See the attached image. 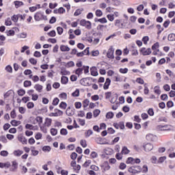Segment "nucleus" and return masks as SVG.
Segmentation results:
<instances>
[{"mask_svg":"<svg viewBox=\"0 0 175 175\" xmlns=\"http://www.w3.org/2000/svg\"><path fill=\"white\" fill-rule=\"evenodd\" d=\"M29 122H30V124H32L33 125H36V124L40 125V124L43 123V118L40 116H37L36 118L33 116H31L29 118Z\"/></svg>","mask_w":175,"mask_h":175,"instance_id":"obj_1","label":"nucleus"},{"mask_svg":"<svg viewBox=\"0 0 175 175\" xmlns=\"http://www.w3.org/2000/svg\"><path fill=\"white\" fill-rule=\"evenodd\" d=\"M34 20L35 21H47V16L44 15V14L42 12H38L34 14Z\"/></svg>","mask_w":175,"mask_h":175,"instance_id":"obj_2","label":"nucleus"},{"mask_svg":"<svg viewBox=\"0 0 175 175\" xmlns=\"http://www.w3.org/2000/svg\"><path fill=\"white\" fill-rule=\"evenodd\" d=\"M79 25L81 27H85L86 29H91L92 24L91 23V21H87L85 19H81L79 22Z\"/></svg>","mask_w":175,"mask_h":175,"instance_id":"obj_3","label":"nucleus"},{"mask_svg":"<svg viewBox=\"0 0 175 175\" xmlns=\"http://www.w3.org/2000/svg\"><path fill=\"white\" fill-rule=\"evenodd\" d=\"M107 57L109 59H114V48H113V46H111L108 49Z\"/></svg>","mask_w":175,"mask_h":175,"instance_id":"obj_4","label":"nucleus"},{"mask_svg":"<svg viewBox=\"0 0 175 175\" xmlns=\"http://www.w3.org/2000/svg\"><path fill=\"white\" fill-rule=\"evenodd\" d=\"M115 27H117L118 28L122 29L125 28V23L121 22V19H116L114 22Z\"/></svg>","mask_w":175,"mask_h":175,"instance_id":"obj_5","label":"nucleus"},{"mask_svg":"<svg viewBox=\"0 0 175 175\" xmlns=\"http://www.w3.org/2000/svg\"><path fill=\"white\" fill-rule=\"evenodd\" d=\"M139 51H140L141 54H142V55H150V54H151V53H152L151 49H150V48H148V49L142 48L139 50Z\"/></svg>","mask_w":175,"mask_h":175,"instance_id":"obj_6","label":"nucleus"},{"mask_svg":"<svg viewBox=\"0 0 175 175\" xmlns=\"http://www.w3.org/2000/svg\"><path fill=\"white\" fill-rule=\"evenodd\" d=\"M80 84L84 85L85 87H88L90 85V78H83L80 81Z\"/></svg>","mask_w":175,"mask_h":175,"instance_id":"obj_7","label":"nucleus"},{"mask_svg":"<svg viewBox=\"0 0 175 175\" xmlns=\"http://www.w3.org/2000/svg\"><path fill=\"white\" fill-rule=\"evenodd\" d=\"M144 148L146 152H148L154 148V146L150 143H148L144 145Z\"/></svg>","mask_w":175,"mask_h":175,"instance_id":"obj_8","label":"nucleus"},{"mask_svg":"<svg viewBox=\"0 0 175 175\" xmlns=\"http://www.w3.org/2000/svg\"><path fill=\"white\" fill-rule=\"evenodd\" d=\"M66 114L68 116H75V108L68 107L66 110Z\"/></svg>","mask_w":175,"mask_h":175,"instance_id":"obj_9","label":"nucleus"},{"mask_svg":"<svg viewBox=\"0 0 175 175\" xmlns=\"http://www.w3.org/2000/svg\"><path fill=\"white\" fill-rule=\"evenodd\" d=\"M169 125L166 124V125H158L157 126V129L158 131H171V129L169 128Z\"/></svg>","mask_w":175,"mask_h":175,"instance_id":"obj_10","label":"nucleus"},{"mask_svg":"<svg viewBox=\"0 0 175 175\" xmlns=\"http://www.w3.org/2000/svg\"><path fill=\"white\" fill-rule=\"evenodd\" d=\"M14 96V92L13 90H8L5 94H4V98L8 99V98H13Z\"/></svg>","mask_w":175,"mask_h":175,"instance_id":"obj_11","label":"nucleus"},{"mask_svg":"<svg viewBox=\"0 0 175 175\" xmlns=\"http://www.w3.org/2000/svg\"><path fill=\"white\" fill-rule=\"evenodd\" d=\"M113 126L116 129H119V128H120V129H124L125 128V125L124 124V122H120L119 123H113Z\"/></svg>","mask_w":175,"mask_h":175,"instance_id":"obj_12","label":"nucleus"},{"mask_svg":"<svg viewBox=\"0 0 175 175\" xmlns=\"http://www.w3.org/2000/svg\"><path fill=\"white\" fill-rule=\"evenodd\" d=\"M18 142L22 143V144H27V143H28V140H27V138L25 137H24L23 135L18 136Z\"/></svg>","mask_w":175,"mask_h":175,"instance_id":"obj_13","label":"nucleus"},{"mask_svg":"<svg viewBox=\"0 0 175 175\" xmlns=\"http://www.w3.org/2000/svg\"><path fill=\"white\" fill-rule=\"evenodd\" d=\"M18 167V163L17 161H12V167L10 168V172H16V169Z\"/></svg>","mask_w":175,"mask_h":175,"instance_id":"obj_14","label":"nucleus"},{"mask_svg":"<svg viewBox=\"0 0 175 175\" xmlns=\"http://www.w3.org/2000/svg\"><path fill=\"white\" fill-rule=\"evenodd\" d=\"M27 36H28V33H27V32H25V31L19 33L17 35V38L18 39H27Z\"/></svg>","mask_w":175,"mask_h":175,"instance_id":"obj_15","label":"nucleus"},{"mask_svg":"<svg viewBox=\"0 0 175 175\" xmlns=\"http://www.w3.org/2000/svg\"><path fill=\"white\" fill-rule=\"evenodd\" d=\"M34 89L36 90V91H37V92H42L43 91V85L37 83L34 85Z\"/></svg>","mask_w":175,"mask_h":175,"instance_id":"obj_16","label":"nucleus"},{"mask_svg":"<svg viewBox=\"0 0 175 175\" xmlns=\"http://www.w3.org/2000/svg\"><path fill=\"white\" fill-rule=\"evenodd\" d=\"M52 122L53 120L51 118H45L44 126L50 128V126H51Z\"/></svg>","mask_w":175,"mask_h":175,"instance_id":"obj_17","label":"nucleus"},{"mask_svg":"<svg viewBox=\"0 0 175 175\" xmlns=\"http://www.w3.org/2000/svg\"><path fill=\"white\" fill-rule=\"evenodd\" d=\"M14 5H15L16 9H18V8H21V6H24V3L21 1H14Z\"/></svg>","mask_w":175,"mask_h":175,"instance_id":"obj_18","label":"nucleus"},{"mask_svg":"<svg viewBox=\"0 0 175 175\" xmlns=\"http://www.w3.org/2000/svg\"><path fill=\"white\" fill-rule=\"evenodd\" d=\"M121 152L123 155H128L131 152V150L126 146H123Z\"/></svg>","mask_w":175,"mask_h":175,"instance_id":"obj_19","label":"nucleus"},{"mask_svg":"<svg viewBox=\"0 0 175 175\" xmlns=\"http://www.w3.org/2000/svg\"><path fill=\"white\" fill-rule=\"evenodd\" d=\"M90 73L92 76H98V70L96 69V67H92L90 68Z\"/></svg>","mask_w":175,"mask_h":175,"instance_id":"obj_20","label":"nucleus"},{"mask_svg":"<svg viewBox=\"0 0 175 175\" xmlns=\"http://www.w3.org/2000/svg\"><path fill=\"white\" fill-rule=\"evenodd\" d=\"M95 23H100V24H106V23H107V19H106V18H98L94 19Z\"/></svg>","mask_w":175,"mask_h":175,"instance_id":"obj_21","label":"nucleus"},{"mask_svg":"<svg viewBox=\"0 0 175 175\" xmlns=\"http://www.w3.org/2000/svg\"><path fill=\"white\" fill-rule=\"evenodd\" d=\"M55 112L54 114H55V117H61V116H62V114H64V112L59 109H55L54 110Z\"/></svg>","mask_w":175,"mask_h":175,"instance_id":"obj_22","label":"nucleus"},{"mask_svg":"<svg viewBox=\"0 0 175 175\" xmlns=\"http://www.w3.org/2000/svg\"><path fill=\"white\" fill-rule=\"evenodd\" d=\"M0 167L1 169H8V167H10V163L7 162V163H0Z\"/></svg>","mask_w":175,"mask_h":175,"instance_id":"obj_23","label":"nucleus"},{"mask_svg":"<svg viewBox=\"0 0 175 175\" xmlns=\"http://www.w3.org/2000/svg\"><path fill=\"white\" fill-rule=\"evenodd\" d=\"M126 163L127 165H135V159L133 157L127 158V159L126 161Z\"/></svg>","mask_w":175,"mask_h":175,"instance_id":"obj_24","label":"nucleus"},{"mask_svg":"<svg viewBox=\"0 0 175 175\" xmlns=\"http://www.w3.org/2000/svg\"><path fill=\"white\" fill-rule=\"evenodd\" d=\"M40 129L41 131V132H42V133H47V126L44 125H42V124H38Z\"/></svg>","mask_w":175,"mask_h":175,"instance_id":"obj_25","label":"nucleus"},{"mask_svg":"<svg viewBox=\"0 0 175 175\" xmlns=\"http://www.w3.org/2000/svg\"><path fill=\"white\" fill-rule=\"evenodd\" d=\"M111 83V81L110 79L107 78L105 81V83L104 84V90H109V85H110V83Z\"/></svg>","mask_w":175,"mask_h":175,"instance_id":"obj_26","label":"nucleus"},{"mask_svg":"<svg viewBox=\"0 0 175 175\" xmlns=\"http://www.w3.org/2000/svg\"><path fill=\"white\" fill-rule=\"evenodd\" d=\"M13 154L15 157H21V155L24 154V151L21 150H14Z\"/></svg>","mask_w":175,"mask_h":175,"instance_id":"obj_27","label":"nucleus"},{"mask_svg":"<svg viewBox=\"0 0 175 175\" xmlns=\"http://www.w3.org/2000/svg\"><path fill=\"white\" fill-rule=\"evenodd\" d=\"M68 81H69V78L66 76H62L61 78L62 84H68Z\"/></svg>","mask_w":175,"mask_h":175,"instance_id":"obj_28","label":"nucleus"},{"mask_svg":"<svg viewBox=\"0 0 175 175\" xmlns=\"http://www.w3.org/2000/svg\"><path fill=\"white\" fill-rule=\"evenodd\" d=\"M11 125H12V126H18V125H20L21 124V122L19 120H12L10 122Z\"/></svg>","mask_w":175,"mask_h":175,"instance_id":"obj_29","label":"nucleus"},{"mask_svg":"<svg viewBox=\"0 0 175 175\" xmlns=\"http://www.w3.org/2000/svg\"><path fill=\"white\" fill-rule=\"evenodd\" d=\"M54 13L55 14L59 13V14H62L65 13V10L64 8L61 7L58 10H55Z\"/></svg>","mask_w":175,"mask_h":175,"instance_id":"obj_30","label":"nucleus"},{"mask_svg":"<svg viewBox=\"0 0 175 175\" xmlns=\"http://www.w3.org/2000/svg\"><path fill=\"white\" fill-rule=\"evenodd\" d=\"M43 137V134L40 132H38L36 133L35 139L36 140H42V138Z\"/></svg>","mask_w":175,"mask_h":175,"instance_id":"obj_31","label":"nucleus"},{"mask_svg":"<svg viewBox=\"0 0 175 175\" xmlns=\"http://www.w3.org/2000/svg\"><path fill=\"white\" fill-rule=\"evenodd\" d=\"M104 152L107 155H111V154H113V149H111L110 148H107L104 149Z\"/></svg>","mask_w":175,"mask_h":175,"instance_id":"obj_32","label":"nucleus"},{"mask_svg":"<svg viewBox=\"0 0 175 175\" xmlns=\"http://www.w3.org/2000/svg\"><path fill=\"white\" fill-rule=\"evenodd\" d=\"M167 39L170 42H174L175 39V34L174 33H170L167 36Z\"/></svg>","mask_w":175,"mask_h":175,"instance_id":"obj_33","label":"nucleus"},{"mask_svg":"<svg viewBox=\"0 0 175 175\" xmlns=\"http://www.w3.org/2000/svg\"><path fill=\"white\" fill-rule=\"evenodd\" d=\"M95 142H96V143H97V144H106V143H105L103 142V139H102L100 137L96 138Z\"/></svg>","mask_w":175,"mask_h":175,"instance_id":"obj_34","label":"nucleus"},{"mask_svg":"<svg viewBox=\"0 0 175 175\" xmlns=\"http://www.w3.org/2000/svg\"><path fill=\"white\" fill-rule=\"evenodd\" d=\"M159 42H156L155 44H154L152 46V50L153 51H159Z\"/></svg>","mask_w":175,"mask_h":175,"instance_id":"obj_35","label":"nucleus"},{"mask_svg":"<svg viewBox=\"0 0 175 175\" xmlns=\"http://www.w3.org/2000/svg\"><path fill=\"white\" fill-rule=\"evenodd\" d=\"M60 50H61V51H69L70 50V49L69 48V46H68L66 45H62L60 46Z\"/></svg>","mask_w":175,"mask_h":175,"instance_id":"obj_36","label":"nucleus"},{"mask_svg":"<svg viewBox=\"0 0 175 175\" xmlns=\"http://www.w3.org/2000/svg\"><path fill=\"white\" fill-rule=\"evenodd\" d=\"M42 151L44 152H50V151H51V148L49 146H45L42 147Z\"/></svg>","mask_w":175,"mask_h":175,"instance_id":"obj_37","label":"nucleus"},{"mask_svg":"<svg viewBox=\"0 0 175 175\" xmlns=\"http://www.w3.org/2000/svg\"><path fill=\"white\" fill-rule=\"evenodd\" d=\"M51 135H52V136H57V133H58V130L56 129H51Z\"/></svg>","mask_w":175,"mask_h":175,"instance_id":"obj_38","label":"nucleus"},{"mask_svg":"<svg viewBox=\"0 0 175 175\" xmlns=\"http://www.w3.org/2000/svg\"><path fill=\"white\" fill-rule=\"evenodd\" d=\"M113 117H114V113L111 111L108 112L106 115V118L108 120L113 118Z\"/></svg>","mask_w":175,"mask_h":175,"instance_id":"obj_39","label":"nucleus"},{"mask_svg":"<svg viewBox=\"0 0 175 175\" xmlns=\"http://www.w3.org/2000/svg\"><path fill=\"white\" fill-rule=\"evenodd\" d=\"M5 25L7 27H10L12 25V19L10 18H8L5 21Z\"/></svg>","mask_w":175,"mask_h":175,"instance_id":"obj_40","label":"nucleus"},{"mask_svg":"<svg viewBox=\"0 0 175 175\" xmlns=\"http://www.w3.org/2000/svg\"><path fill=\"white\" fill-rule=\"evenodd\" d=\"M83 68H79L76 70L75 74L77 75V76H81V75H83Z\"/></svg>","mask_w":175,"mask_h":175,"instance_id":"obj_41","label":"nucleus"},{"mask_svg":"<svg viewBox=\"0 0 175 175\" xmlns=\"http://www.w3.org/2000/svg\"><path fill=\"white\" fill-rule=\"evenodd\" d=\"M154 90V94H157V95H161V89L159 86H155Z\"/></svg>","mask_w":175,"mask_h":175,"instance_id":"obj_42","label":"nucleus"},{"mask_svg":"<svg viewBox=\"0 0 175 175\" xmlns=\"http://www.w3.org/2000/svg\"><path fill=\"white\" fill-rule=\"evenodd\" d=\"M107 18L109 20V21L113 22L114 20V14H109L107 15Z\"/></svg>","mask_w":175,"mask_h":175,"instance_id":"obj_43","label":"nucleus"},{"mask_svg":"<svg viewBox=\"0 0 175 175\" xmlns=\"http://www.w3.org/2000/svg\"><path fill=\"white\" fill-rule=\"evenodd\" d=\"M83 13V10L81 9H77L75 12L74 13V16L75 17H77V16H80V14Z\"/></svg>","mask_w":175,"mask_h":175,"instance_id":"obj_44","label":"nucleus"},{"mask_svg":"<svg viewBox=\"0 0 175 175\" xmlns=\"http://www.w3.org/2000/svg\"><path fill=\"white\" fill-rule=\"evenodd\" d=\"M95 14L97 17H102V16H103V12L100 10H97Z\"/></svg>","mask_w":175,"mask_h":175,"instance_id":"obj_45","label":"nucleus"},{"mask_svg":"<svg viewBox=\"0 0 175 175\" xmlns=\"http://www.w3.org/2000/svg\"><path fill=\"white\" fill-rule=\"evenodd\" d=\"M92 133H94L92 130H88L86 132H85V137H90Z\"/></svg>","mask_w":175,"mask_h":175,"instance_id":"obj_46","label":"nucleus"},{"mask_svg":"<svg viewBox=\"0 0 175 175\" xmlns=\"http://www.w3.org/2000/svg\"><path fill=\"white\" fill-rule=\"evenodd\" d=\"M118 99V96L117 95H113L110 100L111 103H116L117 100Z\"/></svg>","mask_w":175,"mask_h":175,"instance_id":"obj_47","label":"nucleus"},{"mask_svg":"<svg viewBox=\"0 0 175 175\" xmlns=\"http://www.w3.org/2000/svg\"><path fill=\"white\" fill-rule=\"evenodd\" d=\"M90 105V100L88 99H85L83 101V107H88V105Z\"/></svg>","mask_w":175,"mask_h":175,"instance_id":"obj_48","label":"nucleus"},{"mask_svg":"<svg viewBox=\"0 0 175 175\" xmlns=\"http://www.w3.org/2000/svg\"><path fill=\"white\" fill-rule=\"evenodd\" d=\"M0 142L2 143H8V139H6V137L5 135H1L0 136Z\"/></svg>","mask_w":175,"mask_h":175,"instance_id":"obj_49","label":"nucleus"},{"mask_svg":"<svg viewBox=\"0 0 175 175\" xmlns=\"http://www.w3.org/2000/svg\"><path fill=\"white\" fill-rule=\"evenodd\" d=\"M18 111L21 113V114H25V111H27V109H25L23 107H20L18 108Z\"/></svg>","mask_w":175,"mask_h":175,"instance_id":"obj_50","label":"nucleus"},{"mask_svg":"<svg viewBox=\"0 0 175 175\" xmlns=\"http://www.w3.org/2000/svg\"><path fill=\"white\" fill-rule=\"evenodd\" d=\"M60 134L63 136H66V135H68V130H66V129H62L60 130Z\"/></svg>","mask_w":175,"mask_h":175,"instance_id":"obj_51","label":"nucleus"},{"mask_svg":"<svg viewBox=\"0 0 175 175\" xmlns=\"http://www.w3.org/2000/svg\"><path fill=\"white\" fill-rule=\"evenodd\" d=\"M122 152L120 153V152H118V153H117L116 154V159H118V161H121V159H122Z\"/></svg>","mask_w":175,"mask_h":175,"instance_id":"obj_52","label":"nucleus"},{"mask_svg":"<svg viewBox=\"0 0 175 175\" xmlns=\"http://www.w3.org/2000/svg\"><path fill=\"white\" fill-rule=\"evenodd\" d=\"M90 169L92 170H94V172H99V167L95 165H92L90 166Z\"/></svg>","mask_w":175,"mask_h":175,"instance_id":"obj_53","label":"nucleus"},{"mask_svg":"<svg viewBox=\"0 0 175 175\" xmlns=\"http://www.w3.org/2000/svg\"><path fill=\"white\" fill-rule=\"evenodd\" d=\"M47 35L49 36H51V38H55V35H57V33H55V31L54 30H52L50 32L47 33Z\"/></svg>","mask_w":175,"mask_h":175,"instance_id":"obj_54","label":"nucleus"},{"mask_svg":"<svg viewBox=\"0 0 175 175\" xmlns=\"http://www.w3.org/2000/svg\"><path fill=\"white\" fill-rule=\"evenodd\" d=\"M57 31L58 35H62V33H64V29L61 27H57Z\"/></svg>","mask_w":175,"mask_h":175,"instance_id":"obj_55","label":"nucleus"},{"mask_svg":"<svg viewBox=\"0 0 175 175\" xmlns=\"http://www.w3.org/2000/svg\"><path fill=\"white\" fill-rule=\"evenodd\" d=\"M18 95H19V96H24V95H25V90L23 89L18 90Z\"/></svg>","mask_w":175,"mask_h":175,"instance_id":"obj_56","label":"nucleus"},{"mask_svg":"<svg viewBox=\"0 0 175 175\" xmlns=\"http://www.w3.org/2000/svg\"><path fill=\"white\" fill-rule=\"evenodd\" d=\"M72 96L77 97L80 95V90L77 89L74 92L72 93Z\"/></svg>","mask_w":175,"mask_h":175,"instance_id":"obj_57","label":"nucleus"},{"mask_svg":"<svg viewBox=\"0 0 175 175\" xmlns=\"http://www.w3.org/2000/svg\"><path fill=\"white\" fill-rule=\"evenodd\" d=\"M27 109H33V107H35V104H33L32 102H29L27 104Z\"/></svg>","mask_w":175,"mask_h":175,"instance_id":"obj_58","label":"nucleus"},{"mask_svg":"<svg viewBox=\"0 0 175 175\" xmlns=\"http://www.w3.org/2000/svg\"><path fill=\"white\" fill-rule=\"evenodd\" d=\"M99 114H100V110H99V109H96L93 111V116L95 118L98 117V116H99Z\"/></svg>","mask_w":175,"mask_h":175,"instance_id":"obj_59","label":"nucleus"},{"mask_svg":"<svg viewBox=\"0 0 175 175\" xmlns=\"http://www.w3.org/2000/svg\"><path fill=\"white\" fill-rule=\"evenodd\" d=\"M147 140H149L150 142H152V140H154V135L152 134H148L146 135Z\"/></svg>","mask_w":175,"mask_h":175,"instance_id":"obj_60","label":"nucleus"},{"mask_svg":"<svg viewBox=\"0 0 175 175\" xmlns=\"http://www.w3.org/2000/svg\"><path fill=\"white\" fill-rule=\"evenodd\" d=\"M11 20H12L14 23H17L18 21V15L12 16Z\"/></svg>","mask_w":175,"mask_h":175,"instance_id":"obj_61","label":"nucleus"},{"mask_svg":"<svg viewBox=\"0 0 175 175\" xmlns=\"http://www.w3.org/2000/svg\"><path fill=\"white\" fill-rule=\"evenodd\" d=\"M75 65V62H68L66 64V68H72L73 66Z\"/></svg>","mask_w":175,"mask_h":175,"instance_id":"obj_62","label":"nucleus"},{"mask_svg":"<svg viewBox=\"0 0 175 175\" xmlns=\"http://www.w3.org/2000/svg\"><path fill=\"white\" fill-rule=\"evenodd\" d=\"M0 155H1V157H8L9 155V152L6 150H3L0 152Z\"/></svg>","mask_w":175,"mask_h":175,"instance_id":"obj_63","label":"nucleus"},{"mask_svg":"<svg viewBox=\"0 0 175 175\" xmlns=\"http://www.w3.org/2000/svg\"><path fill=\"white\" fill-rule=\"evenodd\" d=\"M57 173H58V174H59V173H61L62 175H68V171H66L65 170H62L61 171L58 170Z\"/></svg>","mask_w":175,"mask_h":175,"instance_id":"obj_64","label":"nucleus"}]
</instances>
